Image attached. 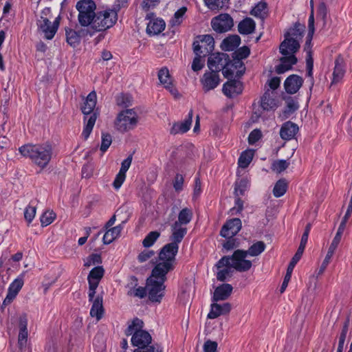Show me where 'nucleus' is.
<instances>
[{"label": "nucleus", "instance_id": "obj_1", "mask_svg": "<svg viewBox=\"0 0 352 352\" xmlns=\"http://www.w3.org/2000/svg\"><path fill=\"white\" fill-rule=\"evenodd\" d=\"M19 151L23 157L30 159L41 169L47 167L53 155V148L49 142L27 144L19 147Z\"/></svg>", "mask_w": 352, "mask_h": 352}, {"label": "nucleus", "instance_id": "obj_2", "mask_svg": "<svg viewBox=\"0 0 352 352\" xmlns=\"http://www.w3.org/2000/svg\"><path fill=\"white\" fill-rule=\"evenodd\" d=\"M96 101V93L93 91L88 94L83 105L81 107L82 112L85 115L84 121L85 124L82 132V136L85 140L89 137L98 116L97 112L94 111Z\"/></svg>", "mask_w": 352, "mask_h": 352}, {"label": "nucleus", "instance_id": "obj_3", "mask_svg": "<svg viewBox=\"0 0 352 352\" xmlns=\"http://www.w3.org/2000/svg\"><path fill=\"white\" fill-rule=\"evenodd\" d=\"M166 274L162 272H155V269H153L151 276L147 278L148 297L152 302H160L164 296L166 289L164 283L167 279Z\"/></svg>", "mask_w": 352, "mask_h": 352}, {"label": "nucleus", "instance_id": "obj_4", "mask_svg": "<svg viewBox=\"0 0 352 352\" xmlns=\"http://www.w3.org/2000/svg\"><path fill=\"white\" fill-rule=\"evenodd\" d=\"M179 250V245L175 243H169L162 247L159 253V262L153 267L155 272L168 274L173 271L175 265V257Z\"/></svg>", "mask_w": 352, "mask_h": 352}, {"label": "nucleus", "instance_id": "obj_5", "mask_svg": "<svg viewBox=\"0 0 352 352\" xmlns=\"http://www.w3.org/2000/svg\"><path fill=\"white\" fill-rule=\"evenodd\" d=\"M143 325V321L135 318L125 330V334L127 336H132L131 344L137 346V349L145 347L151 344L152 337L148 331L142 329Z\"/></svg>", "mask_w": 352, "mask_h": 352}, {"label": "nucleus", "instance_id": "obj_6", "mask_svg": "<svg viewBox=\"0 0 352 352\" xmlns=\"http://www.w3.org/2000/svg\"><path fill=\"white\" fill-rule=\"evenodd\" d=\"M248 254L243 250H235L231 256H224L215 264V267L222 268L223 265L231 264L232 268L239 272H248L252 266L250 261L245 259Z\"/></svg>", "mask_w": 352, "mask_h": 352}, {"label": "nucleus", "instance_id": "obj_7", "mask_svg": "<svg viewBox=\"0 0 352 352\" xmlns=\"http://www.w3.org/2000/svg\"><path fill=\"white\" fill-rule=\"evenodd\" d=\"M118 21V16L113 12H110L108 9L96 12L93 20L89 25V28L93 30L89 34L91 36L96 32L104 31L113 27Z\"/></svg>", "mask_w": 352, "mask_h": 352}, {"label": "nucleus", "instance_id": "obj_8", "mask_svg": "<svg viewBox=\"0 0 352 352\" xmlns=\"http://www.w3.org/2000/svg\"><path fill=\"white\" fill-rule=\"evenodd\" d=\"M302 30L298 26L291 28L285 34V39L279 46V52L281 54H287L288 52L296 53L300 48L298 38L302 37Z\"/></svg>", "mask_w": 352, "mask_h": 352}, {"label": "nucleus", "instance_id": "obj_9", "mask_svg": "<svg viewBox=\"0 0 352 352\" xmlns=\"http://www.w3.org/2000/svg\"><path fill=\"white\" fill-rule=\"evenodd\" d=\"M78 21L82 27H89L96 13V5L93 0H80L76 3Z\"/></svg>", "mask_w": 352, "mask_h": 352}, {"label": "nucleus", "instance_id": "obj_10", "mask_svg": "<svg viewBox=\"0 0 352 352\" xmlns=\"http://www.w3.org/2000/svg\"><path fill=\"white\" fill-rule=\"evenodd\" d=\"M138 116L133 109L122 111L118 113L115 126L120 132H126L135 128L138 123Z\"/></svg>", "mask_w": 352, "mask_h": 352}, {"label": "nucleus", "instance_id": "obj_11", "mask_svg": "<svg viewBox=\"0 0 352 352\" xmlns=\"http://www.w3.org/2000/svg\"><path fill=\"white\" fill-rule=\"evenodd\" d=\"M50 12V9L49 8H45L41 12L42 15L40 19L37 21L38 30L43 33L44 37L47 40H51L54 38L60 23L59 16L56 17L53 23L44 16V15L46 16Z\"/></svg>", "mask_w": 352, "mask_h": 352}, {"label": "nucleus", "instance_id": "obj_12", "mask_svg": "<svg viewBox=\"0 0 352 352\" xmlns=\"http://www.w3.org/2000/svg\"><path fill=\"white\" fill-rule=\"evenodd\" d=\"M104 274L102 266H97L94 267L89 272L87 280L89 283V300H92L96 294V290L99 283Z\"/></svg>", "mask_w": 352, "mask_h": 352}, {"label": "nucleus", "instance_id": "obj_13", "mask_svg": "<svg viewBox=\"0 0 352 352\" xmlns=\"http://www.w3.org/2000/svg\"><path fill=\"white\" fill-rule=\"evenodd\" d=\"M229 56L225 53L212 54L208 58V67L210 71L219 72L229 65Z\"/></svg>", "mask_w": 352, "mask_h": 352}, {"label": "nucleus", "instance_id": "obj_14", "mask_svg": "<svg viewBox=\"0 0 352 352\" xmlns=\"http://www.w3.org/2000/svg\"><path fill=\"white\" fill-rule=\"evenodd\" d=\"M213 30L219 33L229 31L233 26V19L228 14H221L211 21Z\"/></svg>", "mask_w": 352, "mask_h": 352}, {"label": "nucleus", "instance_id": "obj_15", "mask_svg": "<svg viewBox=\"0 0 352 352\" xmlns=\"http://www.w3.org/2000/svg\"><path fill=\"white\" fill-rule=\"evenodd\" d=\"M241 221L239 218H234L226 221L223 226L220 234L224 238L234 237L241 229Z\"/></svg>", "mask_w": 352, "mask_h": 352}, {"label": "nucleus", "instance_id": "obj_16", "mask_svg": "<svg viewBox=\"0 0 352 352\" xmlns=\"http://www.w3.org/2000/svg\"><path fill=\"white\" fill-rule=\"evenodd\" d=\"M220 80L219 73L212 71L206 72L200 80L205 92L214 89L219 85Z\"/></svg>", "mask_w": 352, "mask_h": 352}, {"label": "nucleus", "instance_id": "obj_17", "mask_svg": "<svg viewBox=\"0 0 352 352\" xmlns=\"http://www.w3.org/2000/svg\"><path fill=\"white\" fill-rule=\"evenodd\" d=\"M23 285V280L22 278H16L9 286L8 294L4 299L1 309L10 305L16 298V295Z\"/></svg>", "mask_w": 352, "mask_h": 352}, {"label": "nucleus", "instance_id": "obj_18", "mask_svg": "<svg viewBox=\"0 0 352 352\" xmlns=\"http://www.w3.org/2000/svg\"><path fill=\"white\" fill-rule=\"evenodd\" d=\"M295 54L296 53L288 52L287 54H283V56L280 58V63L276 67V72L277 74H283L291 69L292 66L296 64L298 60Z\"/></svg>", "mask_w": 352, "mask_h": 352}, {"label": "nucleus", "instance_id": "obj_19", "mask_svg": "<svg viewBox=\"0 0 352 352\" xmlns=\"http://www.w3.org/2000/svg\"><path fill=\"white\" fill-rule=\"evenodd\" d=\"M243 89V83L239 80L234 79L224 83L222 91L227 97L231 98L241 94Z\"/></svg>", "mask_w": 352, "mask_h": 352}, {"label": "nucleus", "instance_id": "obj_20", "mask_svg": "<svg viewBox=\"0 0 352 352\" xmlns=\"http://www.w3.org/2000/svg\"><path fill=\"white\" fill-rule=\"evenodd\" d=\"M303 83L302 77L296 74H292L289 76L284 82V87L287 93L289 94H296Z\"/></svg>", "mask_w": 352, "mask_h": 352}, {"label": "nucleus", "instance_id": "obj_21", "mask_svg": "<svg viewBox=\"0 0 352 352\" xmlns=\"http://www.w3.org/2000/svg\"><path fill=\"white\" fill-rule=\"evenodd\" d=\"M230 310L231 304L229 302L219 304L217 302H213V303L210 305V310L207 317L209 319H214L220 316L229 314Z\"/></svg>", "mask_w": 352, "mask_h": 352}, {"label": "nucleus", "instance_id": "obj_22", "mask_svg": "<svg viewBox=\"0 0 352 352\" xmlns=\"http://www.w3.org/2000/svg\"><path fill=\"white\" fill-rule=\"evenodd\" d=\"M233 287L228 283H223L218 287L214 291L212 301L218 302L221 300H227L232 294Z\"/></svg>", "mask_w": 352, "mask_h": 352}, {"label": "nucleus", "instance_id": "obj_23", "mask_svg": "<svg viewBox=\"0 0 352 352\" xmlns=\"http://www.w3.org/2000/svg\"><path fill=\"white\" fill-rule=\"evenodd\" d=\"M298 131L299 128L296 124L291 121H287L281 126L280 136L283 140L289 141L295 138Z\"/></svg>", "mask_w": 352, "mask_h": 352}, {"label": "nucleus", "instance_id": "obj_24", "mask_svg": "<svg viewBox=\"0 0 352 352\" xmlns=\"http://www.w3.org/2000/svg\"><path fill=\"white\" fill-rule=\"evenodd\" d=\"M158 78L160 82L164 85V87L168 89L171 93V94L175 96L178 94L177 89L172 83L169 71L167 67H162L158 72Z\"/></svg>", "mask_w": 352, "mask_h": 352}, {"label": "nucleus", "instance_id": "obj_25", "mask_svg": "<svg viewBox=\"0 0 352 352\" xmlns=\"http://www.w3.org/2000/svg\"><path fill=\"white\" fill-rule=\"evenodd\" d=\"M192 110H190L188 113V118H186L184 122H175L170 130V134L176 135L178 133H184L187 132L190 129L192 124Z\"/></svg>", "mask_w": 352, "mask_h": 352}, {"label": "nucleus", "instance_id": "obj_26", "mask_svg": "<svg viewBox=\"0 0 352 352\" xmlns=\"http://www.w3.org/2000/svg\"><path fill=\"white\" fill-rule=\"evenodd\" d=\"M89 301L92 302L90 316L93 318H96L98 321L102 318L104 311L102 296L98 295L96 298L94 296L93 300Z\"/></svg>", "mask_w": 352, "mask_h": 352}, {"label": "nucleus", "instance_id": "obj_27", "mask_svg": "<svg viewBox=\"0 0 352 352\" xmlns=\"http://www.w3.org/2000/svg\"><path fill=\"white\" fill-rule=\"evenodd\" d=\"M345 74V64L344 58L341 56H338L335 60V67L333 72V80L331 85L339 82Z\"/></svg>", "mask_w": 352, "mask_h": 352}, {"label": "nucleus", "instance_id": "obj_28", "mask_svg": "<svg viewBox=\"0 0 352 352\" xmlns=\"http://www.w3.org/2000/svg\"><path fill=\"white\" fill-rule=\"evenodd\" d=\"M171 232L172 233L170 236L171 243H175V244L179 245V243L182 242L187 233V228L186 226L174 222L171 226Z\"/></svg>", "mask_w": 352, "mask_h": 352}, {"label": "nucleus", "instance_id": "obj_29", "mask_svg": "<svg viewBox=\"0 0 352 352\" xmlns=\"http://www.w3.org/2000/svg\"><path fill=\"white\" fill-rule=\"evenodd\" d=\"M65 33L67 43L75 47L80 43L81 37L85 36L88 33V31L84 30L76 31L68 28L65 29Z\"/></svg>", "mask_w": 352, "mask_h": 352}, {"label": "nucleus", "instance_id": "obj_30", "mask_svg": "<svg viewBox=\"0 0 352 352\" xmlns=\"http://www.w3.org/2000/svg\"><path fill=\"white\" fill-rule=\"evenodd\" d=\"M165 22L162 19L151 20L147 24L146 32L150 35L161 33L165 28Z\"/></svg>", "mask_w": 352, "mask_h": 352}, {"label": "nucleus", "instance_id": "obj_31", "mask_svg": "<svg viewBox=\"0 0 352 352\" xmlns=\"http://www.w3.org/2000/svg\"><path fill=\"white\" fill-rule=\"evenodd\" d=\"M241 43V38L238 35H232L225 38L221 44V48L224 51H233Z\"/></svg>", "mask_w": 352, "mask_h": 352}, {"label": "nucleus", "instance_id": "obj_32", "mask_svg": "<svg viewBox=\"0 0 352 352\" xmlns=\"http://www.w3.org/2000/svg\"><path fill=\"white\" fill-rule=\"evenodd\" d=\"M255 22L251 18H245L238 25V31L241 34H250L255 29Z\"/></svg>", "mask_w": 352, "mask_h": 352}, {"label": "nucleus", "instance_id": "obj_33", "mask_svg": "<svg viewBox=\"0 0 352 352\" xmlns=\"http://www.w3.org/2000/svg\"><path fill=\"white\" fill-rule=\"evenodd\" d=\"M122 230V226L118 225L113 228H111L107 230L103 236V243L104 244H110L113 242L117 237H118L121 233Z\"/></svg>", "mask_w": 352, "mask_h": 352}, {"label": "nucleus", "instance_id": "obj_34", "mask_svg": "<svg viewBox=\"0 0 352 352\" xmlns=\"http://www.w3.org/2000/svg\"><path fill=\"white\" fill-rule=\"evenodd\" d=\"M261 107L266 111L274 109L277 107L276 101L268 91H265L261 98Z\"/></svg>", "mask_w": 352, "mask_h": 352}, {"label": "nucleus", "instance_id": "obj_35", "mask_svg": "<svg viewBox=\"0 0 352 352\" xmlns=\"http://www.w3.org/2000/svg\"><path fill=\"white\" fill-rule=\"evenodd\" d=\"M193 51L196 56L205 57L212 52L211 47L206 46L204 43L200 41L193 42Z\"/></svg>", "mask_w": 352, "mask_h": 352}, {"label": "nucleus", "instance_id": "obj_36", "mask_svg": "<svg viewBox=\"0 0 352 352\" xmlns=\"http://www.w3.org/2000/svg\"><path fill=\"white\" fill-rule=\"evenodd\" d=\"M193 213L191 209L188 208H183L178 214V220L175 221V223L186 226L191 221Z\"/></svg>", "mask_w": 352, "mask_h": 352}, {"label": "nucleus", "instance_id": "obj_37", "mask_svg": "<svg viewBox=\"0 0 352 352\" xmlns=\"http://www.w3.org/2000/svg\"><path fill=\"white\" fill-rule=\"evenodd\" d=\"M350 325V314H348L342 327L340 334L339 336V342L338 348L344 349V342L349 331Z\"/></svg>", "mask_w": 352, "mask_h": 352}, {"label": "nucleus", "instance_id": "obj_38", "mask_svg": "<svg viewBox=\"0 0 352 352\" xmlns=\"http://www.w3.org/2000/svg\"><path fill=\"white\" fill-rule=\"evenodd\" d=\"M254 153L252 151H243L239 158L238 164L241 168H247L252 160Z\"/></svg>", "mask_w": 352, "mask_h": 352}, {"label": "nucleus", "instance_id": "obj_39", "mask_svg": "<svg viewBox=\"0 0 352 352\" xmlns=\"http://www.w3.org/2000/svg\"><path fill=\"white\" fill-rule=\"evenodd\" d=\"M265 249V244L263 241H259L253 243L248 250H245L247 254L251 256H256L264 252Z\"/></svg>", "mask_w": 352, "mask_h": 352}, {"label": "nucleus", "instance_id": "obj_40", "mask_svg": "<svg viewBox=\"0 0 352 352\" xmlns=\"http://www.w3.org/2000/svg\"><path fill=\"white\" fill-rule=\"evenodd\" d=\"M231 264L228 265H223L222 268H217L218 270L216 277L217 280L221 282H225L228 278H230L232 276V270Z\"/></svg>", "mask_w": 352, "mask_h": 352}, {"label": "nucleus", "instance_id": "obj_41", "mask_svg": "<svg viewBox=\"0 0 352 352\" xmlns=\"http://www.w3.org/2000/svg\"><path fill=\"white\" fill-rule=\"evenodd\" d=\"M287 182L285 179H279L275 184L273 189V194L275 197H282L287 191Z\"/></svg>", "mask_w": 352, "mask_h": 352}, {"label": "nucleus", "instance_id": "obj_42", "mask_svg": "<svg viewBox=\"0 0 352 352\" xmlns=\"http://www.w3.org/2000/svg\"><path fill=\"white\" fill-rule=\"evenodd\" d=\"M248 187V181L245 179H242L234 184V196L241 197L244 195L245 192Z\"/></svg>", "mask_w": 352, "mask_h": 352}, {"label": "nucleus", "instance_id": "obj_43", "mask_svg": "<svg viewBox=\"0 0 352 352\" xmlns=\"http://www.w3.org/2000/svg\"><path fill=\"white\" fill-rule=\"evenodd\" d=\"M160 236V232L158 231H152L150 232L143 239L142 245L144 248H150L151 247L155 241Z\"/></svg>", "mask_w": 352, "mask_h": 352}, {"label": "nucleus", "instance_id": "obj_44", "mask_svg": "<svg viewBox=\"0 0 352 352\" xmlns=\"http://www.w3.org/2000/svg\"><path fill=\"white\" fill-rule=\"evenodd\" d=\"M267 3L259 2L251 10L250 14L256 17L263 19L266 14Z\"/></svg>", "mask_w": 352, "mask_h": 352}, {"label": "nucleus", "instance_id": "obj_45", "mask_svg": "<svg viewBox=\"0 0 352 352\" xmlns=\"http://www.w3.org/2000/svg\"><path fill=\"white\" fill-rule=\"evenodd\" d=\"M116 104L122 107H129L132 105V97L127 94H120L116 98Z\"/></svg>", "mask_w": 352, "mask_h": 352}, {"label": "nucleus", "instance_id": "obj_46", "mask_svg": "<svg viewBox=\"0 0 352 352\" xmlns=\"http://www.w3.org/2000/svg\"><path fill=\"white\" fill-rule=\"evenodd\" d=\"M187 11V8L185 6L182 7L177 10L173 17L170 19V23L172 25H179L183 21V17Z\"/></svg>", "mask_w": 352, "mask_h": 352}, {"label": "nucleus", "instance_id": "obj_47", "mask_svg": "<svg viewBox=\"0 0 352 352\" xmlns=\"http://www.w3.org/2000/svg\"><path fill=\"white\" fill-rule=\"evenodd\" d=\"M290 163L285 160H278L273 162L272 169L278 173H280L285 170L289 166Z\"/></svg>", "mask_w": 352, "mask_h": 352}, {"label": "nucleus", "instance_id": "obj_48", "mask_svg": "<svg viewBox=\"0 0 352 352\" xmlns=\"http://www.w3.org/2000/svg\"><path fill=\"white\" fill-rule=\"evenodd\" d=\"M56 218V214L53 211H46L41 217V223L43 227L51 224Z\"/></svg>", "mask_w": 352, "mask_h": 352}, {"label": "nucleus", "instance_id": "obj_49", "mask_svg": "<svg viewBox=\"0 0 352 352\" xmlns=\"http://www.w3.org/2000/svg\"><path fill=\"white\" fill-rule=\"evenodd\" d=\"M36 212V207L32 205H28L24 211V218L25 221L28 222V224L30 225L33 221Z\"/></svg>", "mask_w": 352, "mask_h": 352}, {"label": "nucleus", "instance_id": "obj_50", "mask_svg": "<svg viewBox=\"0 0 352 352\" xmlns=\"http://www.w3.org/2000/svg\"><path fill=\"white\" fill-rule=\"evenodd\" d=\"M128 6V0H116L111 8H108L110 12H113L118 16V12L122 8H125Z\"/></svg>", "mask_w": 352, "mask_h": 352}, {"label": "nucleus", "instance_id": "obj_51", "mask_svg": "<svg viewBox=\"0 0 352 352\" xmlns=\"http://www.w3.org/2000/svg\"><path fill=\"white\" fill-rule=\"evenodd\" d=\"M148 293L146 287H136L133 290H128L127 291V295L130 296H135L138 297L140 298H143L146 296V294Z\"/></svg>", "mask_w": 352, "mask_h": 352}, {"label": "nucleus", "instance_id": "obj_52", "mask_svg": "<svg viewBox=\"0 0 352 352\" xmlns=\"http://www.w3.org/2000/svg\"><path fill=\"white\" fill-rule=\"evenodd\" d=\"M250 54V48L248 46H243L234 51V52L232 54V57L239 58L243 60L248 57Z\"/></svg>", "mask_w": 352, "mask_h": 352}, {"label": "nucleus", "instance_id": "obj_53", "mask_svg": "<svg viewBox=\"0 0 352 352\" xmlns=\"http://www.w3.org/2000/svg\"><path fill=\"white\" fill-rule=\"evenodd\" d=\"M306 66H307V76L310 79V83H311V87L312 88L314 83V79L313 76V67H314V60L313 58L309 56L306 60Z\"/></svg>", "mask_w": 352, "mask_h": 352}, {"label": "nucleus", "instance_id": "obj_54", "mask_svg": "<svg viewBox=\"0 0 352 352\" xmlns=\"http://www.w3.org/2000/svg\"><path fill=\"white\" fill-rule=\"evenodd\" d=\"M133 352H163V348L158 344L135 349Z\"/></svg>", "mask_w": 352, "mask_h": 352}, {"label": "nucleus", "instance_id": "obj_55", "mask_svg": "<svg viewBox=\"0 0 352 352\" xmlns=\"http://www.w3.org/2000/svg\"><path fill=\"white\" fill-rule=\"evenodd\" d=\"M112 142L111 135L109 133H102L100 151L104 153L109 148Z\"/></svg>", "mask_w": 352, "mask_h": 352}, {"label": "nucleus", "instance_id": "obj_56", "mask_svg": "<svg viewBox=\"0 0 352 352\" xmlns=\"http://www.w3.org/2000/svg\"><path fill=\"white\" fill-rule=\"evenodd\" d=\"M243 209V201L240 197H235V206L230 210L231 215H236Z\"/></svg>", "mask_w": 352, "mask_h": 352}, {"label": "nucleus", "instance_id": "obj_57", "mask_svg": "<svg viewBox=\"0 0 352 352\" xmlns=\"http://www.w3.org/2000/svg\"><path fill=\"white\" fill-rule=\"evenodd\" d=\"M101 263L102 258L100 255L98 254H92L87 258V261L85 262L84 265L85 267H90L91 265L100 264Z\"/></svg>", "mask_w": 352, "mask_h": 352}, {"label": "nucleus", "instance_id": "obj_58", "mask_svg": "<svg viewBox=\"0 0 352 352\" xmlns=\"http://www.w3.org/2000/svg\"><path fill=\"white\" fill-rule=\"evenodd\" d=\"M154 255H155V252L153 250H144L138 254L137 259L139 263H142L147 261L148 259H150Z\"/></svg>", "mask_w": 352, "mask_h": 352}, {"label": "nucleus", "instance_id": "obj_59", "mask_svg": "<svg viewBox=\"0 0 352 352\" xmlns=\"http://www.w3.org/2000/svg\"><path fill=\"white\" fill-rule=\"evenodd\" d=\"M218 344L215 341L207 340L203 346L204 352H218Z\"/></svg>", "mask_w": 352, "mask_h": 352}, {"label": "nucleus", "instance_id": "obj_60", "mask_svg": "<svg viewBox=\"0 0 352 352\" xmlns=\"http://www.w3.org/2000/svg\"><path fill=\"white\" fill-rule=\"evenodd\" d=\"M206 6L212 10L223 8L224 3L223 0H204Z\"/></svg>", "mask_w": 352, "mask_h": 352}, {"label": "nucleus", "instance_id": "obj_61", "mask_svg": "<svg viewBox=\"0 0 352 352\" xmlns=\"http://www.w3.org/2000/svg\"><path fill=\"white\" fill-rule=\"evenodd\" d=\"M28 336V329H19L18 344L21 349L25 346Z\"/></svg>", "mask_w": 352, "mask_h": 352}, {"label": "nucleus", "instance_id": "obj_62", "mask_svg": "<svg viewBox=\"0 0 352 352\" xmlns=\"http://www.w3.org/2000/svg\"><path fill=\"white\" fill-rule=\"evenodd\" d=\"M126 179V174L122 172H118L113 182V186L116 190H118Z\"/></svg>", "mask_w": 352, "mask_h": 352}, {"label": "nucleus", "instance_id": "obj_63", "mask_svg": "<svg viewBox=\"0 0 352 352\" xmlns=\"http://www.w3.org/2000/svg\"><path fill=\"white\" fill-rule=\"evenodd\" d=\"M184 179L182 175L177 173L173 181V188L177 192H179L183 189Z\"/></svg>", "mask_w": 352, "mask_h": 352}, {"label": "nucleus", "instance_id": "obj_64", "mask_svg": "<svg viewBox=\"0 0 352 352\" xmlns=\"http://www.w3.org/2000/svg\"><path fill=\"white\" fill-rule=\"evenodd\" d=\"M261 132L258 129L253 130L248 136V142L250 144H253L258 142L261 138Z\"/></svg>", "mask_w": 352, "mask_h": 352}]
</instances>
